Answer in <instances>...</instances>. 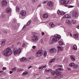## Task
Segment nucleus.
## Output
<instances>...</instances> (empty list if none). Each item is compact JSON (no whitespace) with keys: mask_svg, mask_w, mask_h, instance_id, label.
Instances as JSON below:
<instances>
[{"mask_svg":"<svg viewBox=\"0 0 79 79\" xmlns=\"http://www.w3.org/2000/svg\"><path fill=\"white\" fill-rule=\"evenodd\" d=\"M61 39V36L57 34L55 35L54 36H52L50 38L51 40H52L53 42H56Z\"/></svg>","mask_w":79,"mask_h":79,"instance_id":"obj_1","label":"nucleus"},{"mask_svg":"<svg viewBox=\"0 0 79 79\" xmlns=\"http://www.w3.org/2000/svg\"><path fill=\"white\" fill-rule=\"evenodd\" d=\"M3 53L6 56H9L12 54V50L9 48L6 49L4 51Z\"/></svg>","mask_w":79,"mask_h":79,"instance_id":"obj_2","label":"nucleus"},{"mask_svg":"<svg viewBox=\"0 0 79 79\" xmlns=\"http://www.w3.org/2000/svg\"><path fill=\"white\" fill-rule=\"evenodd\" d=\"M44 54V51L42 50H40L38 51L36 53V56L37 57L41 56Z\"/></svg>","mask_w":79,"mask_h":79,"instance_id":"obj_3","label":"nucleus"},{"mask_svg":"<svg viewBox=\"0 0 79 79\" xmlns=\"http://www.w3.org/2000/svg\"><path fill=\"white\" fill-rule=\"evenodd\" d=\"M72 15L73 18L75 19L77 18V16L79 15V12L77 11L74 10L72 12Z\"/></svg>","mask_w":79,"mask_h":79,"instance_id":"obj_4","label":"nucleus"},{"mask_svg":"<svg viewBox=\"0 0 79 79\" xmlns=\"http://www.w3.org/2000/svg\"><path fill=\"white\" fill-rule=\"evenodd\" d=\"M16 21H17V20H16V19H13V23H12L13 25H12V27L15 30L17 29V27H16V25H17V23H16Z\"/></svg>","mask_w":79,"mask_h":79,"instance_id":"obj_5","label":"nucleus"},{"mask_svg":"<svg viewBox=\"0 0 79 79\" xmlns=\"http://www.w3.org/2000/svg\"><path fill=\"white\" fill-rule=\"evenodd\" d=\"M56 75H57V76H59V75H61V72H60V71H63V68H58L57 69H56Z\"/></svg>","mask_w":79,"mask_h":79,"instance_id":"obj_6","label":"nucleus"},{"mask_svg":"<svg viewBox=\"0 0 79 79\" xmlns=\"http://www.w3.org/2000/svg\"><path fill=\"white\" fill-rule=\"evenodd\" d=\"M21 52V48H19L18 50L17 48H15L14 49V55H16L17 54L19 55Z\"/></svg>","mask_w":79,"mask_h":79,"instance_id":"obj_7","label":"nucleus"},{"mask_svg":"<svg viewBox=\"0 0 79 79\" xmlns=\"http://www.w3.org/2000/svg\"><path fill=\"white\" fill-rule=\"evenodd\" d=\"M69 0H60V2L63 5H66L69 2Z\"/></svg>","mask_w":79,"mask_h":79,"instance_id":"obj_8","label":"nucleus"},{"mask_svg":"<svg viewBox=\"0 0 79 79\" xmlns=\"http://www.w3.org/2000/svg\"><path fill=\"white\" fill-rule=\"evenodd\" d=\"M31 40L34 42H36L38 40V38L37 36L33 35V36L31 37Z\"/></svg>","mask_w":79,"mask_h":79,"instance_id":"obj_9","label":"nucleus"},{"mask_svg":"<svg viewBox=\"0 0 79 79\" xmlns=\"http://www.w3.org/2000/svg\"><path fill=\"white\" fill-rule=\"evenodd\" d=\"M53 2L51 1L48 2L47 3L48 6H49V7H52L53 6Z\"/></svg>","mask_w":79,"mask_h":79,"instance_id":"obj_10","label":"nucleus"},{"mask_svg":"<svg viewBox=\"0 0 79 79\" xmlns=\"http://www.w3.org/2000/svg\"><path fill=\"white\" fill-rule=\"evenodd\" d=\"M28 59L27 58L25 57H22L20 60L21 62H26L27 61Z\"/></svg>","mask_w":79,"mask_h":79,"instance_id":"obj_11","label":"nucleus"},{"mask_svg":"<svg viewBox=\"0 0 79 79\" xmlns=\"http://www.w3.org/2000/svg\"><path fill=\"white\" fill-rule=\"evenodd\" d=\"M57 12L58 15H65V12L62 11H60V10H58Z\"/></svg>","mask_w":79,"mask_h":79,"instance_id":"obj_12","label":"nucleus"},{"mask_svg":"<svg viewBox=\"0 0 79 79\" xmlns=\"http://www.w3.org/2000/svg\"><path fill=\"white\" fill-rule=\"evenodd\" d=\"M6 13L8 14L11 13V10L10 8H7L6 9Z\"/></svg>","mask_w":79,"mask_h":79,"instance_id":"obj_13","label":"nucleus"},{"mask_svg":"<svg viewBox=\"0 0 79 79\" xmlns=\"http://www.w3.org/2000/svg\"><path fill=\"white\" fill-rule=\"evenodd\" d=\"M6 44V40L5 39H3L1 41V45L2 46L3 45H4Z\"/></svg>","mask_w":79,"mask_h":79,"instance_id":"obj_14","label":"nucleus"},{"mask_svg":"<svg viewBox=\"0 0 79 79\" xmlns=\"http://www.w3.org/2000/svg\"><path fill=\"white\" fill-rule=\"evenodd\" d=\"M49 52L50 53H53V52H56V50L55 48H52L50 50Z\"/></svg>","mask_w":79,"mask_h":79,"instance_id":"obj_15","label":"nucleus"},{"mask_svg":"<svg viewBox=\"0 0 79 79\" xmlns=\"http://www.w3.org/2000/svg\"><path fill=\"white\" fill-rule=\"evenodd\" d=\"M20 14L23 16H24L26 15V11L22 10L21 11Z\"/></svg>","mask_w":79,"mask_h":79,"instance_id":"obj_16","label":"nucleus"},{"mask_svg":"<svg viewBox=\"0 0 79 79\" xmlns=\"http://www.w3.org/2000/svg\"><path fill=\"white\" fill-rule=\"evenodd\" d=\"M64 18H67V19H68V18H71V15L68 14H66L64 16Z\"/></svg>","mask_w":79,"mask_h":79,"instance_id":"obj_17","label":"nucleus"},{"mask_svg":"<svg viewBox=\"0 0 79 79\" xmlns=\"http://www.w3.org/2000/svg\"><path fill=\"white\" fill-rule=\"evenodd\" d=\"M2 5L4 6H5V5H7V2L5 0H3L2 1Z\"/></svg>","mask_w":79,"mask_h":79,"instance_id":"obj_18","label":"nucleus"},{"mask_svg":"<svg viewBox=\"0 0 79 79\" xmlns=\"http://www.w3.org/2000/svg\"><path fill=\"white\" fill-rule=\"evenodd\" d=\"M78 36H79L78 34H75L74 35V37L75 38V39H76V40L78 39Z\"/></svg>","mask_w":79,"mask_h":79,"instance_id":"obj_19","label":"nucleus"},{"mask_svg":"<svg viewBox=\"0 0 79 79\" xmlns=\"http://www.w3.org/2000/svg\"><path fill=\"white\" fill-rule=\"evenodd\" d=\"M48 17V14L46 13L43 16V18H47Z\"/></svg>","mask_w":79,"mask_h":79,"instance_id":"obj_20","label":"nucleus"},{"mask_svg":"<svg viewBox=\"0 0 79 79\" xmlns=\"http://www.w3.org/2000/svg\"><path fill=\"white\" fill-rule=\"evenodd\" d=\"M51 74L52 76H55L56 74V71H53L51 73Z\"/></svg>","mask_w":79,"mask_h":79,"instance_id":"obj_21","label":"nucleus"},{"mask_svg":"<svg viewBox=\"0 0 79 79\" xmlns=\"http://www.w3.org/2000/svg\"><path fill=\"white\" fill-rule=\"evenodd\" d=\"M57 48L58 51H62V50H63V48L60 47L59 46H57Z\"/></svg>","mask_w":79,"mask_h":79,"instance_id":"obj_22","label":"nucleus"},{"mask_svg":"<svg viewBox=\"0 0 79 79\" xmlns=\"http://www.w3.org/2000/svg\"><path fill=\"white\" fill-rule=\"evenodd\" d=\"M50 26L52 27H55V25L53 24V23H49Z\"/></svg>","mask_w":79,"mask_h":79,"instance_id":"obj_23","label":"nucleus"},{"mask_svg":"<svg viewBox=\"0 0 79 79\" xmlns=\"http://www.w3.org/2000/svg\"><path fill=\"white\" fill-rule=\"evenodd\" d=\"M73 50H77V46L76 45H74L73 47Z\"/></svg>","mask_w":79,"mask_h":79,"instance_id":"obj_24","label":"nucleus"},{"mask_svg":"<svg viewBox=\"0 0 79 79\" xmlns=\"http://www.w3.org/2000/svg\"><path fill=\"white\" fill-rule=\"evenodd\" d=\"M70 58L72 61H75V58L74 56L73 55H71L70 56Z\"/></svg>","mask_w":79,"mask_h":79,"instance_id":"obj_25","label":"nucleus"},{"mask_svg":"<svg viewBox=\"0 0 79 79\" xmlns=\"http://www.w3.org/2000/svg\"><path fill=\"white\" fill-rule=\"evenodd\" d=\"M27 74H28V72L27 71H25L22 73V75H23V76H26Z\"/></svg>","mask_w":79,"mask_h":79,"instance_id":"obj_26","label":"nucleus"},{"mask_svg":"<svg viewBox=\"0 0 79 79\" xmlns=\"http://www.w3.org/2000/svg\"><path fill=\"white\" fill-rule=\"evenodd\" d=\"M66 23H68V24H71V22L70 21V20L68 19L66 21Z\"/></svg>","mask_w":79,"mask_h":79,"instance_id":"obj_27","label":"nucleus"},{"mask_svg":"<svg viewBox=\"0 0 79 79\" xmlns=\"http://www.w3.org/2000/svg\"><path fill=\"white\" fill-rule=\"evenodd\" d=\"M75 65V64H74V63H71L69 64V66L71 67H73V66H74Z\"/></svg>","mask_w":79,"mask_h":79,"instance_id":"obj_28","label":"nucleus"},{"mask_svg":"<svg viewBox=\"0 0 79 79\" xmlns=\"http://www.w3.org/2000/svg\"><path fill=\"white\" fill-rule=\"evenodd\" d=\"M33 21L35 22H37L38 21V19L37 17H35L33 19Z\"/></svg>","mask_w":79,"mask_h":79,"instance_id":"obj_29","label":"nucleus"},{"mask_svg":"<svg viewBox=\"0 0 79 79\" xmlns=\"http://www.w3.org/2000/svg\"><path fill=\"white\" fill-rule=\"evenodd\" d=\"M55 61V59H53L51 60L50 61H49V63H53V62H54V61Z\"/></svg>","mask_w":79,"mask_h":79,"instance_id":"obj_30","label":"nucleus"},{"mask_svg":"<svg viewBox=\"0 0 79 79\" xmlns=\"http://www.w3.org/2000/svg\"><path fill=\"white\" fill-rule=\"evenodd\" d=\"M59 43L60 45H63V42L61 41H59Z\"/></svg>","mask_w":79,"mask_h":79,"instance_id":"obj_31","label":"nucleus"},{"mask_svg":"<svg viewBox=\"0 0 79 79\" xmlns=\"http://www.w3.org/2000/svg\"><path fill=\"white\" fill-rule=\"evenodd\" d=\"M31 20H30L27 23V26H29L30 24H31Z\"/></svg>","mask_w":79,"mask_h":79,"instance_id":"obj_32","label":"nucleus"},{"mask_svg":"<svg viewBox=\"0 0 79 79\" xmlns=\"http://www.w3.org/2000/svg\"><path fill=\"white\" fill-rule=\"evenodd\" d=\"M11 70L12 71L15 72L16 70V67H15L14 68H13Z\"/></svg>","mask_w":79,"mask_h":79,"instance_id":"obj_33","label":"nucleus"},{"mask_svg":"<svg viewBox=\"0 0 79 79\" xmlns=\"http://www.w3.org/2000/svg\"><path fill=\"white\" fill-rule=\"evenodd\" d=\"M53 41L51 40L49 41V44L50 45H52V44H53Z\"/></svg>","mask_w":79,"mask_h":79,"instance_id":"obj_34","label":"nucleus"},{"mask_svg":"<svg viewBox=\"0 0 79 79\" xmlns=\"http://www.w3.org/2000/svg\"><path fill=\"white\" fill-rule=\"evenodd\" d=\"M16 8V11H19V7L17 6Z\"/></svg>","mask_w":79,"mask_h":79,"instance_id":"obj_35","label":"nucleus"},{"mask_svg":"<svg viewBox=\"0 0 79 79\" xmlns=\"http://www.w3.org/2000/svg\"><path fill=\"white\" fill-rule=\"evenodd\" d=\"M44 56L45 57V56H47V52H46V51H45L44 52Z\"/></svg>","mask_w":79,"mask_h":79,"instance_id":"obj_36","label":"nucleus"},{"mask_svg":"<svg viewBox=\"0 0 79 79\" xmlns=\"http://www.w3.org/2000/svg\"><path fill=\"white\" fill-rule=\"evenodd\" d=\"M72 21L73 23V24H75V23H76V20H72Z\"/></svg>","mask_w":79,"mask_h":79,"instance_id":"obj_37","label":"nucleus"},{"mask_svg":"<svg viewBox=\"0 0 79 79\" xmlns=\"http://www.w3.org/2000/svg\"><path fill=\"white\" fill-rule=\"evenodd\" d=\"M57 68H63V65H58L57 66Z\"/></svg>","mask_w":79,"mask_h":79,"instance_id":"obj_38","label":"nucleus"},{"mask_svg":"<svg viewBox=\"0 0 79 79\" xmlns=\"http://www.w3.org/2000/svg\"><path fill=\"white\" fill-rule=\"evenodd\" d=\"M26 46V44H25L23 43L22 45V47H24L25 48V47Z\"/></svg>","mask_w":79,"mask_h":79,"instance_id":"obj_39","label":"nucleus"},{"mask_svg":"<svg viewBox=\"0 0 79 79\" xmlns=\"http://www.w3.org/2000/svg\"><path fill=\"white\" fill-rule=\"evenodd\" d=\"M74 68H77V66H78L77 65H76V64L75 65H75H74Z\"/></svg>","mask_w":79,"mask_h":79,"instance_id":"obj_40","label":"nucleus"},{"mask_svg":"<svg viewBox=\"0 0 79 79\" xmlns=\"http://www.w3.org/2000/svg\"><path fill=\"white\" fill-rule=\"evenodd\" d=\"M45 71L46 73H49V70L46 69Z\"/></svg>","mask_w":79,"mask_h":79,"instance_id":"obj_41","label":"nucleus"},{"mask_svg":"<svg viewBox=\"0 0 79 79\" xmlns=\"http://www.w3.org/2000/svg\"><path fill=\"white\" fill-rule=\"evenodd\" d=\"M43 66H41L39 68V69H43Z\"/></svg>","mask_w":79,"mask_h":79,"instance_id":"obj_42","label":"nucleus"},{"mask_svg":"<svg viewBox=\"0 0 79 79\" xmlns=\"http://www.w3.org/2000/svg\"><path fill=\"white\" fill-rule=\"evenodd\" d=\"M23 71V70L22 69H19L17 70V72H21Z\"/></svg>","mask_w":79,"mask_h":79,"instance_id":"obj_43","label":"nucleus"},{"mask_svg":"<svg viewBox=\"0 0 79 79\" xmlns=\"http://www.w3.org/2000/svg\"><path fill=\"white\" fill-rule=\"evenodd\" d=\"M73 6L69 5V6H68V8H73Z\"/></svg>","mask_w":79,"mask_h":79,"instance_id":"obj_44","label":"nucleus"},{"mask_svg":"<svg viewBox=\"0 0 79 79\" xmlns=\"http://www.w3.org/2000/svg\"><path fill=\"white\" fill-rule=\"evenodd\" d=\"M32 48L33 49H35L36 48V46H32Z\"/></svg>","mask_w":79,"mask_h":79,"instance_id":"obj_45","label":"nucleus"},{"mask_svg":"<svg viewBox=\"0 0 79 79\" xmlns=\"http://www.w3.org/2000/svg\"><path fill=\"white\" fill-rule=\"evenodd\" d=\"M52 71H53V70H52L51 69H49V72H52Z\"/></svg>","mask_w":79,"mask_h":79,"instance_id":"obj_46","label":"nucleus"},{"mask_svg":"<svg viewBox=\"0 0 79 79\" xmlns=\"http://www.w3.org/2000/svg\"><path fill=\"white\" fill-rule=\"evenodd\" d=\"M21 44L20 42H19L17 43L18 45H21Z\"/></svg>","mask_w":79,"mask_h":79,"instance_id":"obj_47","label":"nucleus"},{"mask_svg":"<svg viewBox=\"0 0 79 79\" xmlns=\"http://www.w3.org/2000/svg\"><path fill=\"white\" fill-rule=\"evenodd\" d=\"M6 67H3L2 69V70H6Z\"/></svg>","mask_w":79,"mask_h":79,"instance_id":"obj_48","label":"nucleus"},{"mask_svg":"<svg viewBox=\"0 0 79 79\" xmlns=\"http://www.w3.org/2000/svg\"><path fill=\"white\" fill-rule=\"evenodd\" d=\"M3 32H4L5 34H7V32L5 30H4L3 31Z\"/></svg>","mask_w":79,"mask_h":79,"instance_id":"obj_49","label":"nucleus"},{"mask_svg":"<svg viewBox=\"0 0 79 79\" xmlns=\"http://www.w3.org/2000/svg\"><path fill=\"white\" fill-rule=\"evenodd\" d=\"M43 66V68H47V65H44V66Z\"/></svg>","mask_w":79,"mask_h":79,"instance_id":"obj_50","label":"nucleus"},{"mask_svg":"<svg viewBox=\"0 0 79 79\" xmlns=\"http://www.w3.org/2000/svg\"><path fill=\"white\" fill-rule=\"evenodd\" d=\"M41 33L42 35H44L45 34V33H44V32H42Z\"/></svg>","mask_w":79,"mask_h":79,"instance_id":"obj_51","label":"nucleus"},{"mask_svg":"<svg viewBox=\"0 0 79 79\" xmlns=\"http://www.w3.org/2000/svg\"><path fill=\"white\" fill-rule=\"evenodd\" d=\"M32 66H30V67H29L28 68V69H29L31 68H32Z\"/></svg>","mask_w":79,"mask_h":79,"instance_id":"obj_52","label":"nucleus"},{"mask_svg":"<svg viewBox=\"0 0 79 79\" xmlns=\"http://www.w3.org/2000/svg\"><path fill=\"white\" fill-rule=\"evenodd\" d=\"M58 26H61V24L60 23H58Z\"/></svg>","mask_w":79,"mask_h":79,"instance_id":"obj_53","label":"nucleus"},{"mask_svg":"<svg viewBox=\"0 0 79 79\" xmlns=\"http://www.w3.org/2000/svg\"><path fill=\"white\" fill-rule=\"evenodd\" d=\"M1 16L2 18H4V17H5V16L4 15H2Z\"/></svg>","mask_w":79,"mask_h":79,"instance_id":"obj_54","label":"nucleus"},{"mask_svg":"<svg viewBox=\"0 0 79 79\" xmlns=\"http://www.w3.org/2000/svg\"><path fill=\"white\" fill-rule=\"evenodd\" d=\"M10 74H12V73H13V71H10Z\"/></svg>","mask_w":79,"mask_h":79,"instance_id":"obj_55","label":"nucleus"},{"mask_svg":"<svg viewBox=\"0 0 79 79\" xmlns=\"http://www.w3.org/2000/svg\"><path fill=\"white\" fill-rule=\"evenodd\" d=\"M77 29H79V25H78L77 26Z\"/></svg>","mask_w":79,"mask_h":79,"instance_id":"obj_56","label":"nucleus"},{"mask_svg":"<svg viewBox=\"0 0 79 79\" xmlns=\"http://www.w3.org/2000/svg\"><path fill=\"white\" fill-rule=\"evenodd\" d=\"M41 42H44V41H43V39H41Z\"/></svg>","mask_w":79,"mask_h":79,"instance_id":"obj_57","label":"nucleus"},{"mask_svg":"<svg viewBox=\"0 0 79 79\" xmlns=\"http://www.w3.org/2000/svg\"><path fill=\"white\" fill-rule=\"evenodd\" d=\"M32 1L33 2H35V1H37V0H33Z\"/></svg>","mask_w":79,"mask_h":79,"instance_id":"obj_58","label":"nucleus"},{"mask_svg":"<svg viewBox=\"0 0 79 79\" xmlns=\"http://www.w3.org/2000/svg\"><path fill=\"white\" fill-rule=\"evenodd\" d=\"M42 6V5H40L38 7H41Z\"/></svg>","mask_w":79,"mask_h":79,"instance_id":"obj_59","label":"nucleus"},{"mask_svg":"<svg viewBox=\"0 0 79 79\" xmlns=\"http://www.w3.org/2000/svg\"><path fill=\"white\" fill-rule=\"evenodd\" d=\"M64 6H66V7H67V6H68V5H64Z\"/></svg>","mask_w":79,"mask_h":79,"instance_id":"obj_60","label":"nucleus"},{"mask_svg":"<svg viewBox=\"0 0 79 79\" xmlns=\"http://www.w3.org/2000/svg\"><path fill=\"white\" fill-rule=\"evenodd\" d=\"M46 3V2L44 1V2H43V3L44 4V3Z\"/></svg>","mask_w":79,"mask_h":79,"instance_id":"obj_61","label":"nucleus"},{"mask_svg":"<svg viewBox=\"0 0 79 79\" xmlns=\"http://www.w3.org/2000/svg\"><path fill=\"white\" fill-rule=\"evenodd\" d=\"M71 32H69L68 33V34H69V35H70V34H71Z\"/></svg>","mask_w":79,"mask_h":79,"instance_id":"obj_62","label":"nucleus"},{"mask_svg":"<svg viewBox=\"0 0 79 79\" xmlns=\"http://www.w3.org/2000/svg\"><path fill=\"white\" fill-rule=\"evenodd\" d=\"M70 36H72V34L71 33L70 34Z\"/></svg>","mask_w":79,"mask_h":79,"instance_id":"obj_63","label":"nucleus"},{"mask_svg":"<svg viewBox=\"0 0 79 79\" xmlns=\"http://www.w3.org/2000/svg\"><path fill=\"white\" fill-rule=\"evenodd\" d=\"M3 72V71H0V73H2Z\"/></svg>","mask_w":79,"mask_h":79,"instance_id":"obj_64","label":"nucleus"}]
</instances>
